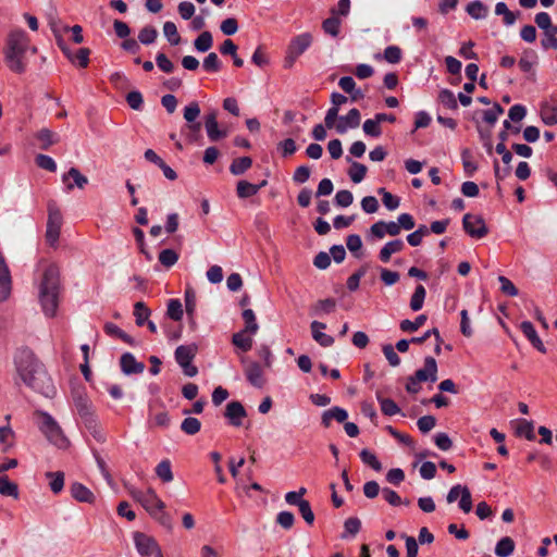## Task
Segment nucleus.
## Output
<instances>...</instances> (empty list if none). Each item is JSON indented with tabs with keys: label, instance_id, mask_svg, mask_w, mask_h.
Here are the masks:
<instances>
[{
	"label": "nucleus",
	"instance_id": "nucleus-7",
	"mask_svg": "<svg viewBox=\"0 0 557 557\" xmlns=\"http://www.w3.org/2000/svg\"><path fill=\"white\" fill-rule=\"evenodd\" d=\"M197 352L195 345H181L175 350V360L182 367L185 375L193 377L197 375L198 369L191 361Z\"/></svg>",
	"mask_w": 557,
	"mask_h": 557
},
{
	"label": "nucleus",
	"instance_id": "nucleus-16",
	"mask_svg": "<svg viewBox=\"0 0 557 557\" xmlns=\"http://www.w3.org/2000/svg\"><path fill=\"white\" fill-rule=\"evenodd\" d=\"M62 181L66 185L67 191L72 190L74 186L83 189L88 183V178L76 168H71L69 172L62 176Z\"/></svg>",
	"mask_w": 557,
	"mask_h": 557
},
{
	"label": "nucleus",
	"instance_id": "nucleus-32",
	"mask_svg": "<svg viewBox=\"0 0 557 557\" xmlns=\"http://www.w3.org/2000/svg\"><path fill=\"white\" fill-rule=\"evenodd\" d=\"M247 332L240 331L233 334L232 343L244 352H247L252 347V338L246 335Z\"/></svg>",
	"mask_w": 557,
	"mask_h": 557
},
{
	"label": "nucleus",
	"instance_id": "nucleus-35",
	"mask_svg": "<svg viewBox=\"0 0 557 557\" xmlns=\"http://www.w3.org/2000/svg\"><path fill=\"white\" fill-rule=\"evenodd\" d=\"M516 433L519 436H524L529 441H533L535 438L533 422L524 419L518 420Z\"/></svg>",
	"mask_w": 557,
	"mask_h": 557
},
{
	"label": "nucleus",
	"instance_id": "nucleus-51",
	"mask_svg": "<svg viewBox=\"0 0 557 557\" xmlns=\"http://www.w3.org/2000/svg\"><path fill=\"white\" fill-rule=\"evenodd\" d=\"M339 26H341V21L338 20V17L336 15H333V14L331 17L326 18L322 23L323 30L333 37H336L339 34Z\"/></svg>",
	"mask_w": 557,
	"mask_h": 557
},
{
	"label": "nucleus",
	"instance_id": "nucleus-41",
	"mask_svg": "<svg viewBox=\"0 0 557 557\" xmlns=\"http://www.w3.org/2000/svg\"><path fill=\"white\" fill-rule=\"evenodd\" d=\"M362 129L367 136L377 138L382 135L381 124L375 116L373 119L366 120L363 122Z\"/></svg>",
	"mask_w": 557,
	"mask_h": 557
},
{
	"label": "nucleus",
	"instance_id": "nucleus-38",
	"mask_svg": "<svg viewBox=\"0 0 557 557\" xmlns=\"http://www.w3.org/2000/svg\"><path fill=\"white\" fill-rule=\"evenodd\" d=\"M150 313H151L150 309L143 301H137L134 305V315H135L136 324L138 326H143L145 324V322L148 320Z\"/></svg>",
	"mask_w": 557,
	"mask_h": 557
},
{
	"label": "nucleus",
	"instance_id": "nucleus-44",
	"mask_svg": "<svg viewBox=\"0 0 557 557\" xmlns=\"http://www.w3.org/2000/svg\"><path fill=\"white\" fill-rule=\"evenodd\" d=\"M201 429V422L197 418H185L181 423V430L188 435L197 434Z\"/></svg>",
	"mask_w": 557,
	"mask_h": 557
},
{
	"label": "nucleus",
	"instance_id": "nucleus-5",
	"mask_svg": "<svg viewBox=\"0 0 557 557\" xmlns=\"http://www.w3.org/2000/svg\"><path fill=\"white\" fill-rule=\"evenodd\" d=\"M63 216L60 208L54 200L48 202V220L46 230V239L50 246H55L59 240Z\"/></svg>",
	"mask_w": 557,
	"mask_h": 557
},
{
	"label": "nucleus",
	"instance_id": "nucleus-20",
	"mask_svg": "<svg viewBox=\"0 0 557 557\" xmlns=\"http://www.w3.org/2000/svg\"><path fill=\"white\" fill-rule=\"evenodd\" d=\"M225 417L234 426H240L242 419L246 417V410L239 401H231L226 405Z\"/></svg>",
	"mask_w": 557,
	"mask_h": 557
},
{
	"label": "nucleus",
	"instance_id": "nucleus-48",
	"mask_svg": "<svg viewBox=\"0 0 557 557\" xmlns=\"http://www.w3.org/2000/svg\"><path fill=\"white\" fill-rule=\"evenodd\" d=\"M178 260V253L173 249H163L159 253V262L165 268L173 267Z\"/></svg>",
	"mask_w": 557,
	"mask_h": 557
},
{
	"label": "nucleus",
	"instance_id": "nucleus-8",
	"mask_svg": "<svg viewBox=\"0 0 557 557\" xmlns=\"http://www.w3.org/2000/svg\"><path fill=\"white\" fill-rule=\"evenodd\" d=\"M134 542L137 552L143 557H150L152 555L156 557L163 556L161 548L156 540L145 533L136 532L134 534Z\"/></svg>",
	"mask_w": 557,
	"mask_h": 557
},
{
	"label": "nucleus",
	"instance_id": "nucleus-49",
	"mask_svg": "<svg viewBox=\"0 0 557 557\" xmlns=\"http://www.w3.org/2000/svg\"><path fill=\"white\" fill-rule=\"evenodd\" d=\"M438 101L447 109L456 110L458 108L457 99L453 91L443 89L440 91Z\"/></svg>",
	"mask_w": 557,
	"mask_h": 557
},
{
	"label": "nucleus",
	"instance_id": "nucleus-36",
	"mask_svg": "<svg viewBox=\"0 0 557 557\" xmlns=\"http://www.w3.org/2000/svg\"><path fill=\"white\" fill-rule=\"evenodd\" d=\"M156 474L164 483L173 481V472L170 460L164 459L161 462H159L158 466L156 467Z\"/></svg>",
	"mask_w": 557,
	"mask_h": 557
},
{
	"label": "nucleus",
	"instance_id": "nucleus-3",
	"mask_svg": "<svg viewBox=\"0 0 557 557\" xmlns=\"http://www.w3.org/2000/svg\"><path fill=\"white\" fill-rule=\"evenodd\" d=\"M60 293V272L57 265L49 264L39 285V301L44 313L52 318L57 313Z\"/></svg>",
	"mask_w": 557,
	"mask_h": 557
},
{
	"label": "nucleus",
	"instance_id": "nucleus-33",
	"mask_svg": "<svg viewBox=\"0 0 557 557\" xmlns=\"http://www.w3.org/2000/svg\"><path fill=\"white\" fill-rule=\"evenodd\" d=\"M0 494L3 496L18 497L17 484L10 481L7 475L0 478Z\"/></svg>",
	"mask_w": 557,
	"mask_h": 557
},
{
	"label": "nucleus",
	"instance_id": "nucleus-21",
	"mask_svg": "<svg viewBox=\"0 0 557 557\" xmlns=\"http://www.w3.org/2000/svg\"><path fill=\"white\" fill-rule=\"evenodd\" d=\"M520 330L523 333V335L530 341L534 348H536L539 351L543 354L546 352V348L542 339L537 335V332L535 331L533 324L530 321H523L520 324Z\"/></svg>",
	"mask_w": 557,
	"mask_h": 557
},
{
	"label": "nucleus",
	"instance_id": "nucleus-4",
	"mask_svg": "<svg viewBox=\"0 0 557 557\" xmlns=\"http://www.w3.org/2000/svg\"><path fill=\"white\" fill-rule=\"evenodd\" d=\"M36 414L40 418L39 429L47 440L59 448H65L67 446V440L57 421L49 413L44 411H37Z\"/></svg>",
	"mask_w": 557,
	"mask_h": 557
},
{
	"label": "nucleus",
	"instance_id": "nucleus-34",
	"mask_svg": "<svg viewBox=\"0 0 557 557\" xmlns=\"http://www.w3.org/2000/svg\"><path fill=\"white\" fill-rule=\"evenodd\" d=\"M383 414L392 417L400 412L398 405L391 398H384L380 395L376 396Z\"/></svg>",
	"mask_w": 557,
	"mask_h": 557
},
{
	"label": "nucleus",
	"instance_id": "nucleus-28",
	"mask_svg": "<svg viewBox=\"0 0 557 557\" xmlns=\"http://www.w3.org/2000/svg\"><path fill=\"white\" fill-rule=\"evenodd\" d=\"M541 119L546 125L557 124V101L554 104L548 102L541 104Z\"/></svg>",
	"mask_w": 557,
	"mask_h": 557
},
{
	"label": "nucleus",
	"instance_id": "nucleus-24",
	"mask_svg": "<svg viewBox=\"0 0 557 557\" xmlns=\"http://www.w3.org/2000/svg\"><path fill=\"white\" fill-rule=\"evenodd\" d=\"M267 185V181H262L260 184H251L247 181H239L236 186L237 196L242 199L255 196L263 186Z\"/></svg>",
	"mask_w": 557,
	"mask_h": 557
},
{
	"label": "nucleus",
	"instance_id": "nucleus-2",
	"mask_svg": "<svg viewBox=\"0 0 557 557\" xmlns=\"http://www.w3.org/2000/svg\"><path fill=\"white\" fill-rule=\"evenodd\" d=\"M28 50H30L33 53H37V48L30 47L29 37L25 30H11L7 38L4 61L12 72L16 74H23L26 71V53Z\"/></svg>",
	"mask_w": 557,
	"mask_h": 557
},
{
	"label": "nucleus",
	"instance_id": "nucleus-22",
	"mask_svg": "<svg viewBox=\"0 0 557 557\" xmlns=\"http://www.w3.org/2000/svg\"><path fill=\"white\" fill-rule=\"evenodd\" d=\"M157 403L149 404V428H168L170 424V417L168 411L161 410L153 412Z\"/></svg>",
	"mask_w": 557,
	"mask_h": 557
},
{
	"label": "nucleus",
	"instance_id": "nucleus-57",
	"mask_svg": "<svg viewBox=\"0 0 557 557\" xmlns=\"http://www.w3.org/2000/svg\"><path fill=\"white\" fill-rule=\"evenodd\" d=\"M203 69L207 72H219L221 70V61L215 52H210L203 60Z\"/></svg>",
	"mask_w": 557,
	"mask_h": 557
},
{
	"label": "nucleus",
	"instance_id": "nucleus-39",
	"mask_svg": "<svg viewBox=\"0 0 557 557\" xmlns=\"http://www.w3.org/2000/svg\"><path fill=\"white\" fill-rule=\"evenodd\" d=\"M426 290L423 285H418L414 289V293L410 299V308L413 311H419L422 309L424 299H425Z\"/></svg>",
	"mask_w": 557,
	"mask_h": 557
},
{
	"label": "nucleus",
	"instance_id": "nucleus-17",
	"mask_svg": "<svg viewBox=\"0 0 557 557\" xmlns=\"http://www.w3.org/2000/svg\"><path fill=\"white\" fill-rule=\"evenodd\" d=\"M361 115L358 109L354 108L345 116L339 117V123L335 126L339 134H344L348 128H356L359 126Z\"/></svg>",
	"mask_w": 557,
	"mask_h": 557
},
{
	"label": "nucleus",
	"instance_id": "nucleus-10",
	"mask_svg": "<svg viewBox=\"0 0 557 557\" xmlns=\"http://www.w3.org/2000/svg\"><path fill=\"white\" fill-rule=\"evenodd\" d=\"M312 44V36L309 33H304L292 39L288 46V59L292 64L299 55H301Z\"/></svg>",
	"mask_w": 557,
	"mask_h": 557
},
{
	"label": "nucleus",
	"instance_id": "nucleus-59",
	"mask_svg": "<svg viewBox=\"0 0 557 557\" xmlns=\"http://www.w3.org/2000/svg\"><path fill=\"white\" fill-rule=\"evenodd\" d=\"M543 49L557 50V29L552 28L550 30L544 32V38L541 40Z\"/></svg>",
	"mask_w": 557,
	"mask_h": 557
},
{
	"label": "nucleus",
	"instance_id": "nucleus-55",
	"mask_svg": "<svg viewBox=\"0 0 557 557\" xmlns=\"http://www.w3.org/2000/svg\"><path fill=\"white\" fill-rule=\"evenodd\" d=\"M377 193L382 195V201L388 210H395L399 207V198L392 195L385 188H379Z\"/></svg>",
	"mask_w": 557,
	"mask_h": 557
},
{
	"label": "nucleus",
	"instance_id": "nucleus-26",
	"mask_svg": "<svg viewBox=\"0 0 557 557\" xmlns=\"http://www.w3.org/2000/svg\"><path fill=\"white\" fill-rule=\"evenodd\" d=\"M348 413L345 409L341 407H333L329 410H325L322 414V424L325 428H329L331 425L332 420H336L337 422H345L347 419Z\"/></svg>",
	"mask_w": 557,
	"mask_h": 557
},
{
	"label": "nucleus",
	"instance_id": "nucleus-54",
	"mask_svg": "<svg viewBox=\"0 0 557 557\" xmlns=\"http://www.w3.org/2000/svg\"><path fill=\"white\" fill-rule=\"evenodd\" d=\"M90 50L88 48H81L75 53L72 52L73 59H69L72 63L81 67H87L89 63Z\"/></svg>",
	"mask_w": 557,
	"mask_h": 557
},
{
	"label": "nucleus",
	"instance_id": "nucleus-43",
	"mask_svg": "<svg viewBox=\"0 0 557 557\" xmlns=\"http://www.w3.org/2000/svg\"><path fill=\"white\" fill-rule=\"evenodd\" d=\"M426 321V315L420 314L416 318L414 321L403 320L399 324V327L403 332H416L418 331Z\"/></svg>",
	"mask_w": 557,
	"mask_h": 557
},
{
	"label": "nucleus",
	"instance_id": "nucleus-62",
	"mask_svg": "<svg viewBox=\"0 0 557 557\" xmlns=\"http://www.w3.org/2000/svg\"><path fill=\"white\" fill-rule=\"evenodd\" d=\"M35 161H36V164L44 170H47L49 172L57 171V164H55L54 160L47 154H38L36 157Z\"/></svg>",
	"mask_w": 557,
	"mask_h": 557
},
{
	"label": "nucleus",
	"instance_id": "nucleus-15",
	"mask_svg": "<svg viewBox=\"0 0 557 557\" xmlns=\"http://www.w3.org/2000/svg\"><path fill=\"white\" fill-rule=\"evenodd\" d=\"M73 399L79 416L84 418L87 423L92 422L91 405L85 393L75 391L73 393Z\"/></svg>",
	"mask_w": 557,
	"mask_h": 557
},
{
	"label": "nucleus",
	"instance_id": "nucleus-40",
	"mask_svg": "<svg viewBox=\"0 0 557 557\" xmlns=\"http://www.w3.org/2000/svg\"><path fill=\"white\" fill-rule=\"evenodd\" d=\"M183 314L184 311L182 302L178 299H170L168 302L166 315L174 321H181Z\"/></svg>",
	"mask_w": 557,
	"mask_h": 557
},
{
	"label": "nucleus",
	"instance_id": "nucleus-61",
	"mask_svg": "<svg viewBox=\"0 0 557 557\" xmlns=\"http://www.w3.org/2000/svg\"><path fill=\"white\" fill-rule=\"evenodd\" d=\"M504 109L498 104L494 103L493 108L490 110H485L483 112V120L490 124L494 125L500 114H503Z\"/></svg>",
	"mask_w": 557,
	"mask_h": 557
},
{
	"label": "nucleus",
	"instance_id": "nucleus-37",
	"mask_svg": "<svg viewBox=\"0 0 557 557\" xmlns=\"http://www.w3.org/2000/svg\"><path fill=\"white\" fill-rule=\"evenodd\" d=\"M242 315L245 322V329L243 331L250 335L256 334L259 330V325L256 321L255 312L251 309H245Z\"/></svg>",
	"mask_w": 557,
	"mask_h": 557
},
{
	"label": "nucleus",
	"instance_id": "nucleus-31",
	"mask_svg": "<svg viewBox=\"0 0 557 557\" xmlns=\"http://www.w3.org/2000/svg\"><path fill=\"white\" fill-rule=\"evenodd\" d=\"M252 164V160L250 157H240L235 160H233L230 171L233 175H242L244 174L248 169H250Z\"/></svg>",
	"mask_w": 557,
	"mask_h": 557
},
{
	"label": "nucleus",
	"instance_id": "nucleus-63",
	"mask_svg": "<svg viewBox=\"0 0 557 557\" xmlns=\"http://www.w3.org/2000/svg\"><path fill=\"white\" fill-rule=\"evenodd\" d=\"M336 307V301L332 298L321 299L315 306L314 310L317 313H331Z\"/></svg>",
	"mask_w": 557,
	"mask_h": 557
},
{
	"label": "nucleus",
	"instance_id": "nucleus-27",
	"mask_svg": "<svg viewBox=\"0 0 557 557\" xmlns=\"http://www.w3.org/2000/svg\"><path fill=\"white\" fill-rule=\"evenodd\" d=\"M36 139L40 143V149L48 150L52 145L58 144L60 137L48 128H42L36 134Z\"/></svg>",
	"mask_w": 557,
	"mask_h": 557
},
{
	"label": "nucleus",
	"instance_id": "nucleus-14",
	"mask_svg": "<svg viewBox=\"0 0 557 557\" xmlns=\"http://www.w3.org/2000/svg\"><path fill=\"white\" fill-rule=\"evenodd\" d=\"M414 380L419 382H435L437 380V363L433 357L424 359V368L414 372Z\"/></svg>",
	"mask_w": 557,
	"mask_h": 557
},
{
	"label": "nucleus",
	"instance_id": "nucleus-9",
	"mask_svg": "<svg viewBox=\"0 0 557 557\" xmlns=\"http://www.w3.org/2000/svg\"><path fill=\"white\" fill-rule=\"evenodd\" d=\"M462 225L465 232L472 238L480 239L486 236L488 233V228L483 218L480 215H474L471 213L465 214L462 219Z\"/></svg>",
	"mask_w": 557,
	"mask_h": 557
},
{
	"label": "nucleus",
	"instance_id": "nucleus-6",
	"mask_svg": "<svg viewBox=\"0 0 557 557\" xmlns=\"http://www.w3.org/2000/svg\"><path fill=\"white\" fill-rule=\"evenodd\" d=\"M129 494L151 517H158L160 510L165 507L164 503L152 488H148L145 492L132 488L129 490Z\"/></svg>",
	"mask_w": 557,
	"mask_h": 557
},
{
	"label": "nucleus",
	"instance_id": "nucleus-29",
	"mask_svg": "<svg viewBox=\"0 0 557 557\" xmlns=\"http://www.w3.org/2000/svg\"><path fill=\"white\" fill-rule=\"evenodd\" d=\"M515 550V542L511 537L505 536L500 539L495 547V554L498 557H508L510 556Z\"/></svg>",
	"mask_w": 557,
	"mask_h": 557
},
{
	"label": "nucleus",
	"instance_id": "nucleus-19",
	"mask_svg": "<svg viewBox=\"0 0 557 557\" xmlns=\"http://www.w3.org/2000/svg\"><path fill=\"white\" fill-rule=\"evenodd\" d=\"M120 366L123 373L127 375L138 374L145 370V364L143 362H138L131 352H125L122 355L120 359Z\"/></svg>",
	"mask_w": 557,
	"mask_h": 557
},
{
	"label": "nucleus",
	"instance_id": "nucleus-60",
	"mask_svg": "<svg viewBox=\"0 0 557 557\" xmlns=\"http://www.w3.org/2000/svg\"><path fill=\"white\" fill-rule=\"evenodd\" d=\"M401 49L397 46H388L384 50V59L392 64H397L401 60Z\"/></svg>",
	"mask_w": 557,
	"mask_h": 557
},
{
	"label": "nucleus",
	"instance_id": "nucleus-45",
	"mask_svg": "<svg viewBox=\"0 0 557 557\" xmlns=\"http://www.w3.org/2000/svg\"><path fill=\"white\" fill-rule=\"evenodd\" d=\"M213 40L210 32L201 33L195 40V48L200 52H206L212 47Z\"/></svg>",
	"mask_w": 557,
	"mask_h": 557
},
{
	"label": "nucleus",
	"instance_id": "nucleus-25",
	"mask_svg": "<svg viewBox=\"0 0 557 557\" xmlns=\"http://www.w3.org/2000/svg\"><path fill=\"white\" fill-rule=\"evenodd\" d=\"M405 245L401 239H395L386 243L380 250L379 258L382 262L386 263L389 261L393 253L400 252Z\"/></svg>",
	"mask_w": 557,
	"mask_h": 557
},
{
	"label": "nucleus",
	"instance_id": "nucleus-42",
	"mask_svg": "<svg viewBox=\"0 0 557 557\" xmlns=\"http://www.w3.org/2000/svg\"><path fill=\"white\" fill-rule=\"evenodd\" d=\"M359 456L362 462L371 467L374 471L382 470V463L371 450L364 448L360 451Z\"/></svg>",
	"mask_w": 557,
	"mask_h": 557
},
{
	"label": "nucleus",
	"instance_id": "nucleus-52",
	"mask_svg": "<svg viewBox=\"0 0 557 557\" xmlns=\"http://www.w3.org/2000/svg\"><path fill=\"white\" fill-rule=\"evenodd\" d=\"M47 476H49L50 480V488L54 494L60 493L63 490L64 486V474L63 472L57 471V472H48Z\"/></svg>",
	"mask_w": 557,
	"mask_h": 557
},
{
	"label": "nucleus",
	"instance_id": "nucleus-58",
	"mask_svg": "<svg viewBox=\"0 0 557 557\" xmlns=\"http://www.w3.org/2000/svg\"><path fill=\"white\" fill-rule=\"evenodd\" d=\"M13 438L14 432L9 425L0 426V444L3 446V450L12 447Z\"/></svg>",
	"mask_w": 557,
	"mask_h": 557
},
{
	"label": "nucleus",
	"instance_id": "nucleus-1",
	"mask_svg": "<svg viewBox=\"0 0 557 557\" xmlns=\"http://www.w3.org/2000/svg\"><path fill=\"white\" fill-rule=\"evenodd\" d=\"M16 377L30 389L51 397L54 394L53 383L45 366L28 348L20 349L14 356Z\"/></svg>",
	"mask_w": 557,
	"mask_h": 557
},
{
	"label": "nucleus",
	"instance_id": "nucleus-47",
	"mask_svg": "<svg viewBox=\"0 0 557 557\" xmlns=\"http://www.w3.org/2000/svg\"><path fill=\"white\" fill-rule=\"evenodd\" d=\"M163 34L172 46H176L181 41L177 27L173 22H165L163 25Z\"/></svg>",
	"mask_w": 557,
	"mask_h": 557
},
{
	"label": "nucleus",
	"instance_id": "nucleus-64",
	"mask_svg": "<svg viewBox=\"0 0 557 557\" xmlns=\"http://www.w3.org/2000/svg\"><path fill=\"white\" fill-rule=\"evenodd\" d=\"M354 201L352 194L347 189L338 190L335 195V202L338 207L346 208Z\"/></svg>",
	"mask_w": 557,
	"mask_h": 557
},
{
	"label": "nucleus",
	"instance_id": "nucleus-53",
	"mask_svg": "<svg viewBox=\"0 0 557 557\" xmlns=\"http://www.w3.org/2000/svg\"><path fill=\"white\" fill-rule=\"evenodd\" d=\"M495 14L504 16V23L507 26L515 24L516 15L508 9L505 2H498L495 5Z\"/></svg>",
	"mask_w": 557,
	"mask_h": 557
},
{
	"label": "nucleus",
	"instance_id": "nucleus-50",
	"mask_svg": "<svg viewBox=\"0 0 557 557\" xmlns=\"http://www.w3.org/2000/svg\"><path fill=\"white\" fill-rule=\"evenodd\" d=\"M348 174L354 183H360L367 174V166L359 162H351Z\"/></svg>",
	"mask_w": 557,
	"mask_h": 557
},
{
	"label": "nucleus",
	"instance_id": "nucleus-13",
	"mask_svg": "<svg viewBox=\"0 0 557 557\" xmlns=\"http://www.w3.org/2000/svg\"><path fill=\"white\" fill-rule=\"evenodd\" d=\"M218 112L215 110L209 112L205 117V127L208 138L211 141H218L227 136L226 129H220L218 124Z\"/></svg>",
	"mask_w": 557,
	"mask_h": 557
},
{
	"label": "nucleus",
	"instance_id": "nucleus-56",
	"mask_svg": "<svg viewBox=\"0 0 557 557\" xmlns=\"http://www.w3.org/2000/svg\"><path fill=\"white\" fill-rule=\"evenodd\" d=\"M157 36H158V32H157V29L154 27H152V26H145L139 32L138 40L143 45H150V44L156 41Z\"/></svg>",
	"mask_w": 557,
	"mask_h": 557
},
{
	"label": "nucleus",
	"instance_id": "nucleus-30",
	"mask_svg": "<svg viewBox=\"0 0 557 557\" xmlns=\"http://www.w3.org/2000/svg\"><path fill=\"white\" fill-rule=\"evenodd\" d=\"M467 13L475 18V20H482V18H485L486 15H487V7L483 4V2H481L480 0H474L472 2H470L468 5H467Z\"/></svg>",
	"mask_w": 557,
	"mask_h": 557
},
{
	"label": "nucleus",
	"instance_id": "nucleus-23",
	"mask_svg": "<svg viewBox=\"0 0 557 557\" xmlns=\"http://www.w3.org/2000/svg\"><path fill=\"white\" fill-rule=\"evenodd\" d=\"M70 492L72 497L75 498L77 502L88 504H92L95 502L94 493L82 483H73L70 487Z\"/></svg>",
	"mask_w": 557,
	"mask_h": 557
},
{
	"label": "nucleus",
	"instance_id": "nucleus-12",
	"mask_svg": "<svg viewBox=\"0 0 557 557\" xmlns=\"http://www.w3.org/2000/svg\"><path fill=\"white\" fill-rule=\"evenodd\" d=\"M12 292V277L5 259L0 251V302L9 299Z\"/></svg>",
	"mask_w": 557,
	"mask_h": 557
},
{
	"label": "nucleus",
	"instance_id": "nucleus-11",
	"mask_svg": "<svg viewBox=\"0 0 557 557\" xmlns=\"http://www.w3.org/2000/svg\"><path fill=\"white\" fill-rule=\"evenodd\" d=\"M242 363L248 382L252 386L261 388L265 382L261 366L256 361H248L246 358H242Z\"/></svg>",
	"mask_w": 557,
	"mask_h": 557
},
{
	"label": "nucleus",
	"instance_id": "nucleus-18",
	"mask_svg": "<svg viewBox=\"0 0 557 557\" xmlns=\"http://www.w3.org/2000/svg\"><path fill=\"white\" fill-rule=\"evenodd\" d=\"M326 325L319 321H312L310 324L312 338L322 347H330L334 344V338L324 333Z\"/></svg>",
	"mask_w": 557,
	"mask_h": 557
},
{
	"label": "nucleus",
	"instance_id": "nucleus-46",
	"mask_svg": "<svg viewBox=\"0 0 557 557\" xmlns=\"http://www.w3.org/2000/svg\"><path fill=\"white\" fill-rule=\"evenodd\" d=\"M200 115V107L197 101L190 102L184 108V119L187 124L198 123L197 119Z\"/></svg>",
	"mask_w": 557,
	"mask_h": 557
}]
</instances>
